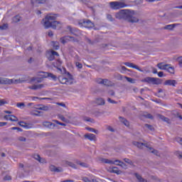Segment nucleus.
Segmentation results:
<instances>
[{"instance_id":"f257e3e1","label":"nucleus","mask_w":182,"mask_h":182,"mask_svg":"<svg viewBox=\"0 0 182 182\" xmlns=\"http://www.w3.org/2000/svg\"><path fill=\"white\" fill-rule=\"evenodd\" d=\"M117 19H124L132 23L139 22V18L134 17V11H130L129 10H121L115 14Z\"/></svg>"},{"instance_id":"f03ea898","label":"nucleus","mask_w":182,"mask_h":182,"mask_svg":"<svg viewBox=\"0 0 182 182\" xmlns=\"http://www.w3.org/2000/svg\"><path fill=\"white\" fill-rule=\"evenodd\" d=\"M56 18H58L57 14H48L46 16L44 19H43V26L46 29L49 28H53V29H57L60 26V23L59 21H56Z\"/></svg>"},{"instance_id":"7ed1b4c3","label":"nucleus","mask_w":182,"mask_h":182,"mask_svg":"<svg viewBox=\"0 0 182 182\" xmlns=\"http://www.w3.org/2000/svg\"><path fill=\"white\" fill-rule=\"evenodd\" d=\"M34 108L36 109V110H33L31 112V114L32 116H42V114H43V112L38 110H43L44 112H48V110H49V107L43 105H37L35 106Z\"/></svg>"},{"instance_id":"20e7f679","label":"nucleus","mask_w":182,"mask_h":182,"mask_svg":"<svg viewBox=\"0 0 182 182\" xmlns=\"http://www.w3.org/2000/svg\"><path fill=\"white\" fill-rule=\"evenodd\" d=\"M111 9L117 11V9H122L123 8H127L128 5L123 1H111L109 3Z\"/></svg>"},{"instance_id":"39448f33","label":"nucleus","mask_w":182,"mask_h":182,"mask_svg":"<svg viewBox=\"0 0 182 182\" xmlns=\"http://www.w3.org/2000/svg\"><path fill=\"white\" fill-rule=\"evenodd\" d=\"M141 82L149 85H161V80L157 77H146L141 80Z\"/></svg>"},{"instance_id":"423d86ee","label":"nucleus","mask_w":182,"mask_h":182,"mask_svg":"<svg viewBox=\"0 0 182 182\" xmlns=\"http://www.w3.org/2000/svg\"><path fill=\"white\" fill-rule=\"evenodd\" d=\"M25 82V80H21V79L14 80V79H8V78H0V85H12V84H18L22 83Z\"/></svg>"},{"instance_id":"0eeeda50","label":"nucleus","mask_w":182,"mask_h":182,"mask_svg":"<svg viewBox=\"0 0 182 182\" xmlns=\"http://www.w3.org/2000/svg\"><path fill=\"white\" fill-rule=\"evenodd\" d=\"M78 23L82 28H87L88 29H91V28H94L95 27V23H93V22H92L89 19L80 20Z\"/></svg>"},{"instance_id":"6e6552de","label":"nucleus","mask_w":182,"mask_h":182,"mask_svg":"<svg viewBox=\"0 0 182 182\" xmlns=\"http://www.w3.org/2000/svg\"><path fill=\"white\" fill-rule=\"evenodd\" d=\"M58 80L62 85H72V83H73V79L65 77V75L59 76Z\"/></svg>"},{"instance_id":"1a4fd4ad","label":"nucleus","mask_w":182,"mask_h":182,"mask_svg":"<svg viewBox=\"0 0 182 182\" xmlns=\"http://www.w3.org/2000/svg\"><path fill=\"white\" fill-rule=\"evenodd\" d=\"M97 83H98V85H105V86H112L113 85V82H112V81L107 80V79H97Z\"/></svg>"},{"instance_id":"9d476101","label":"nucleus","mask_w":182,"mask_h":182,"mask_svg":"<svg viewBox=\"0 0 182 182\" xmlns=\"http://www.w3.org/2000/svg\"><path fill=\"white\" fill-rule=\"evenodd\" d=\"M101 161L105 164H116L117 166H119L120 163H122L119 160L112 161L107 159H101Z\"/></svg>"},{"instance_id":"9b49d317","label":"nucleus","mask_w":182,"mask_h":182,"mask_svg":"<svg viewBox=\"0 0 182 182\" xmlns=\"http://www.w3.org/2000/svg\"><path fill=\"white\" fill-rule=\"evenodd\" d=\"M43 75H41L42 76L43 79H45V77H50V79H53V80H56L57 77L56 75H53L50 73H45V72H41Z\"/></svg>"},{"instance_id":"f8f14e48","label":"nucleus","mask_w":182,"mask_h":182,"mask_svg":"<svg viewBox=\"0 0 182 182\" xmlns=\"http://www.w3.org/2000/svg\"><path fill=\"white\" fill-rule=\"evenodd\" d=\"M61 43H63V45H65V43H68V42H69V41H73L74 42H76V40H75V38L72 37V36H64L63 38H61L60 39Z\"/></svg>"},{"instance_id":"ddd939ff","label":"nucleus","mask_w":182,"mask_h":182,"mask_svg":"<svg viewBox=\"0 0 182 182\" xmlns=\"http://www.w3.org/2000/svg\"><path fill=\"white\" fill-rule=\"evenodd\" d=\"M67 31L71 33V35H74L75 36H78L80 32L77 28H72L70 26L67 27Z\"/></svg>"},{"instance_id":"4468645a","label":"nucleus","mask_w":182,"mask_h":182,"mask_svg":"<svg viewBox=\"0 0 182 182\" xmlns=\"http://www.w3.org/2000/svg\"><path fill=\"white\" fill-rule=\"evenodd\" d=\"M124 65H125V66H127L128 68H132V69H136V70H139V72H143V70L141 69H140V68H139V66L133 64L132 63H124Z\"/></svg>"},{"instance_id":"2eb2a0df","label":"nucleus","mask_w":182,"mask_h":182,"mask_svg":"<svg viewBox=\"0 0 182 182\" xmlns=\"http://www.w3.org/2000/svg\"><path fill=\"white\" fill-rule=\"evenodd\" d=\"M32 5H43L48 0H30Z\"/></svg>"},{"instance_id":"dca6fc26","label":"nucleus","mask_w":182,"mask_h":182,"mask_svg":"<svg viewBox=\"0 0 182 182\" xmlns=\"http://www.w3.org/2000/svg\"><path fill=\"white\" fill-rule=\"evenodd\" d=\"M164 85L165 86H176L177 85V81L176 80H167L164 82Z\"/></svg>"},{"instance_id":"f3484780","label":"nucleus","mask_w":182,"mask_h":182,"mask_svg":"<svg viewBox=\"0 0 182 182\" xmlns=\"http://www.w3.org/2000/svg\"><path fill=\"white\" fill-rule=\"evenodd\" d=\"M50 53L51 54L48 58V60H54L55 56H59V53L56 51H54L53 50H50Z\"/></svg>"},{"instance_id":"a211bd4d","label":"nucleus","mask_w":182,"mask_h":182,"mask_svg":"<svg viewBox=\"0 0 182 182\" xmlns=\"http://www.w3.org/2000/svg\"><path fill=\"white\" fill-rule=\"evenodd\" d=\"M43 87H45V85L40 84V85H33L28 87V89H31V90H38L39 89H42Z\"/></svg>"},{"instance_id":"6ab92c4d","label":"nucleus","mask_w":182,"mask_h":182,"mask_svg":"<svg viewBox=\"0 0 182 182\" xmlns=\"http://www.w3.org/2000/svg\"><path fill=\"white\" fill-rule=\"evenodd\" d=\"M5 120H10V122H18V117L14 115H5Z\"/></svg>"},{"instance_id":"aec40b11","label":"nucleus","mask_w":182,"mask_h":182,"mask_svg":"<svg viewBox=\"0 0 182 182\" xmlns=\"http://www.w3.org/2000/svg\"><path fill=\"white\" fill-rule=\"evenodd\" d=\"M168 66V64H166L164 63H159L157 64V68H159V69L161 70H166Z\"/></svg>"},{"instance_id":"412c9836","label":"nucleus","mask_w":182,"mask_h":182,"mask_svg":"<svg viewBox=\"0 0 182 182\" xmlns=\"http://www.w3.org/2000/svg\"><path fill=\"white\" fill-rule=\"evenodd\" d=\"M85 139H88L90 141H95L96 140V135L94 134H87L85 135Z\"/></svg>"},{"instance_id":"4be33fe9","label":"nucleus","mask_w":182,"mask_h":182,"mask_svg":"<svg viewBox=\"0 0 182 182\" xmlns=\"http://www.w3.org/2000/svg\"><path fill=\"white\" fill-rule=\"evenodd\" d=\"M33 159L39 161V163H46V159L41 158V156H39V154L33 155Z\"/></svg>"},{"instance_id":"5701e85b","label":"nucleus","mask_w":182,"mask_h":182,"mask_svg":"<svg viewBox=\"0 0 182 182\" xmlns=\"http://www.w3.org/2000/svg\"><path fill=\"white\" fill-rule=\"evenodd\" d=\"M50 171H55L57 173H60V172L63 171V169H62V168H56L53 165L50 166Z\"/></svg>"},{"instance_id":"b1692460","label":"nucleus","mask_w":182,"mask_h":182,"mask_svg":"<svg viewBox=\"0 0 182 182\" xmlns=\"http://www.w3.org/2000/svg\"><path fill=\"white\" fill-rule=\"evenodd\" d=\"M134 146H136V147H138V149H143V147H149L146 145H145L143 143H140V142H137V141H134L133 142Z\"/></svg>"},{"instance_id":"393cba45","label":"nucleus","mask_w":182,"mask_h":182,"mask_svg":"<svg viewBox=\"0 0 182 182\" xmlns=\"http://www.w3.org/2000/svg\"><path fill=\"white\" fill-rule=\"evenodd\" d=\"M43 125L46 127H48V129H53L55 128V124L50 122H43Z\"/></svg>"},{"instance_id":"a878e982","label":"nucleus","mask_w":182,"mask_h":182,"mask_svg":"<svg viewBox=\"0 0 182 182\" xmlns=\"http://www.w3.org/2000/svg\"><path fill=\"white\" fill-rule=\"evenodd\" d=\"M110 173H114V174H120L122 171L119 170V168L117 167H112L110 170Z\"/></svg>"},{"instance_id":"bb28decb","label":"nucleus","mask_w":182,"mask_h":182,"mask_svg":"<svg viewBox=\"0 0 182 182\" xmlns=\"http://www.w3.org/2000/svg\"><path fill=\"white\" fill-rule=\"evenodd\" d=\"M134 176L137 178V180H139V182H147V181H146L144 178H143L141 177V176H140V174L135 173Z\"/></svg>"},{"instance_id":"cd10ccee","label":"nucleus","mask_w":182,"mask_h":182,"mask_svg":"<svg viewBox=\"0 0 182 182\" xmlns=\"http://www.w3.org/2000/svg\"><path fill=\"white\" fill-rule=\"evenodd\" d=\"M119 120H121L122 123H123L124 126H127V127H129V126L130 125V124L129 123V121H127L126 119L122 117H119Z\"/></svg>"},{"instance_id":"c85d7f7f","label":"nucleus","mask_w":182,"mask_h":182,"mask_svg":"<svg viewBox=\"0 0 182 182\" xmlns=\"http://www.w3.org/2000/svg\"><path fill=\"white\" fill-rule=\"evenodd\" d=\"M167 72H168L169 73H171L172 75H174V68L173 67L171 66V65L168 64V66L166 68Z\"/></svg>"},{"instance_id":"c756f323","label":"nucleus","mask_w":182,"mask_h":182,"mask_svg":"<svg viewBox=\"0 0 182 182\" xmlns=\"http://www.w3.org/2000/svg\"><path fill=\"white\" fill-rule=\"evenodd\" d=\"M95 102L99 106L105 105V100L103 98H97Z\"/></svg>"},{"instance_id":"7c9ffc66","label":"nucleus","mask_w":182,"mask_h":182,"mask_svg":"<svg viewBox=\"0 0 182 182\" xmlns=\"http://www.w3.org/2000/svg\"><path fill=\"white\" fill-rule=\"evenodd\" d=\"M52 45H53V49H55V50H58V49H59V48H60L59 42H58V41H53Z\"/></svg>"},{"instance_id":"2f4dec72","label":"nucleus","mask_w":182,"mask_h":182,"mask_svg":"<svg viewBox=\"0 0 182 182\" xmlns=\"http://www.w3.org/2000/svg\"><path fill=\"white\" fill-rule=\"evenodd\" d=\"M177 26V24H169L164 27V29H169L170 31L174 29Z\"/></svg>"},{"instance_id":"473e14b6","label":"nucleus","mask_w":182,"mask_h":182,"mask_svg":"<svg viewBox=\"0 0 182 182\" xmlns=\"http://www.w3.org/2000/svg\"><path fill=\"white\" fill-rule=\"evenodd\" d=\"M48 98L47 97H31V100L33 102H36V100H46Z\"/></svg>"},{"instance_id":"72a5a7b5","label":"nucleus","mask_w":182,"mask_h":182,"mask_svg":"<svg viewBox=\"0 0 182 182\" xmlns=\"http://www.w3.org/2000/svg\"><path fill=\"white\" fill-rule=\"evenodd\" d=\"M21 19H22V18L21 17V16L17 15L16 16H14L13 18V22H14L15 23L19 22L21 21Z\"/></svg>"},{"instance_id":"f704fd0d","label":"nucleus","mask_w":182,"mask_h":182,"mask_svg":"<svg viewBox=\"0 0 182 182\" xmlns=\"http://www.w3.org/2000/svg\"><path fill=\"white\" fill-rule=\"evenodd\" d=\"M54 68H57V69H59V66L62 65V62L60 60H58L56 63H53Z\"/></svg>"},{"instance_id":"c9c22d12","label":"nucleus","mask_w":182,"mask_h":182,"mask_svg":"<svg viewBox=\"0 0 182 182\" xmlns=\"http://www.w3.org/2000/svg\"><path fill=\"white\" fill-rule=\"evenodd\" d=\"M148 149H149V151H150L151 153H153V154H155L156 156H159V151H158L157 150L151 148V147H149Z\"/></svg>"},{"instance_id":"e433bc0d","label":"nucleus","mask_w":182,"mask_h":182,"mask_svg":"<svg viewBox=\"0 0 182 182\" xmlns=\"http://www.w3.org/2000/svg\"><path fill=\"white\" fill-rule=\"evenodd\" d=\"M86 130H88V132H91V133H95L96 134L99 133V131L90 127H86Z\"/></svg>"},{"instance_id":"4c0bfd02","label":"nucleus","mask_w":182,"mask_h":182,"mask_svg":"<svg viewBox=\"0 0 182 182\" xmlns=\"http://www.w3.org/2000/svg\"><path fill=\"white\" fill-rule=\"evenodd\" d=\"M142 117H145V119H151V120L154 119V117L151 115V114H144L142 115Z\"/></svg>"},{"instance_id":"58836bf2","label":"nucleus","mask_w":182,"mask_h":182,"mask_svg":"<svg viewBox=\"0 0 182 182\" xmlns=\"http://www.w3.org/2000/svg\"><path fill=\"white\" fill-rule=\"evenodd\" d=\"M18 124L21 126V127H24L25 129L28 127V125L25 122H19Z\"/></svg>"},{"instance_id":"ea45409f","label":"nucleus","mask_w":182,"mask_h":182,"mask_svg":"<svg viewBox=\"0 0 182 182\" xmlns=\"http://www.w3.org/2000/svg\"><path fill=\"white\" fill-rule=\"evenodd\" d=\"M58 119H60V120H62V122H67L68 119H66V118H65V117L62 114H58Z\"/></svg>"},{"instance_id":"a19ab883","label":"nucleus","mask_w":182,"mask_h":182,"mask_svg":"<svg viewBox=\"0 0 182 182\" xmlns=\"http://www.w3.org/2000/svg\"><path fill=\"white\" fill-rule=\"evenodd\" d=\"M17 107L19 109H22V107H25V103L23 102H18L16 104Z\"/></svg>"},{"instance_id":"79ce46f5","label":"nucleus","mask_w":182,"mask_h":182,"mask_svg":"<svg viewBox=\"0 0 182 182\" xmlns=\"http://www.w3.org/2000/svg\"><path fill=\"white\" fill-rule=\"evenodd\" d=\"M54 123H56V124H59L60 126H66V124L62 123L56 119L53 120Z\"/></svg>"},{"instance_id":"37998d69","label":"nucleus","mask_w":182,"mask_h":182,"mask_svg":"<svg viewBox=\"0 0 182 182\" xmlns=\"http://www.w3.org/2000/svg\"><path fill=\"white\" fill-rule=\"evenodd\" d=\"M145 127H146L147 129H149V130H151V132H153V130H154V127H153L152 125L146 124H145Z\"/></svg>"},{"instance_id":"c03bdc74","label":"nucleus","mask_w":182,"mask_h":182,"mask_svg":"<svg viewBox=\"0 0 182 182\" xmlns=\"http://www.w3.org/2000/svg\"><path fill=\"white\" fill-rule=\"evenodd\" d=\"M4 105H8V102L4 99L0 100V106H4Z\"/></svg>"},{"instance_id":"a18cd8bd","label":"nucleus","mask_w":182,"mask_h":182,"mask_svg":"<svg viewBox=\"0 0 182 182\" xmlns=\"http://www.w3.org/2000/svg\"><path fill=\"white\" fill-rule=\"evenodd\" d=\"M161 120H164V122H166V123H168L170 122V119L164 116H161Z\"/></svg>"},{"instance_id":"49530a36","label":"nucleus","mask_w":182,"mask_h":182,"mask_svg":"<svg viewBox=\"0 0 182 182\" xmlns=\"http://www.w3.org/2000/svg\"><path fill=\"white\" fill-rule=\"evenodd\" d=\"M8 28H9V26L7 23H4L1 26H0V29H2V30L8 29Z\"/></svg>"},{"instance_id":"de8ad7c7","label":"nucleus","mask_w":182,"mask_h":182,"mask_svg":"<svg viewBox=\"0 0 182 182\" xmlns=\"http://www.w3.org/2000/svg\"><path fill=\"white\" fill-rule=\"evenodd\" d=\"M175 154L178 159H182V153H181L180 151H177L176 152H175Z\"/></svg>"},{"instance_id":"09e8293b","label":"nucleus","mask_w":182,"mask_h":182,"mask_svg":"<svg viewBox=\"0 0 182 182\" xmlns=\"http://www.w3.org/2000/svg\"><path fill=\"white\" fill-rule=\"evenodd\" d=\"M75 65L77 68H78V69H82V68H83V65H82V63L77 62L75 63Z\"/></svg>"},{"instance_id":"8fccbe9b","label":"nucleus","mask_w":182,"mask_h":182,"mask_svg":"<svg viewBox=\"0 0 182 182\" xmlns=\"http://www.w3.org/2000/svg\"><path fill=\"white\" fill-rule=\"evenodd\" d=\"M4 180L5 181H9L11 180H12V178L11 177V176H6L4 178Z\"/></svg>"},{"instance_id":"3c124183","label":"nucleus","mask_w":182,"mask_h":182,"mask_svg":"<svg viewBox=\"0 0 182 182\" xmlns=\"http://www.w3.org/2000/svg\"><path fill=\"white\" fill-rule=\"evenodd\" d=\"M124 79H126L127 80V82H129V83H133V80L132 77H124Z\"/></svg>"},{"instance_id":"603ef678","label":"nucleus","mask_w":182,"mask_h":182,"mask_svg":"<svg viewBox=\"0 0 182 182\" xmlns=\"http://www.w3.org/2000/svg\"><path fill=\"white\" fill-rule=\"evenodd\" d=\"M67 164L70 166V167H73V168H76V165H75L72 162H67Z\"/></svg>"},{"instance_id":"864d4df0","label":"nucleus","mask_w":182,"mask_h":182,"mask_svg":"<svg viewBox=\"0 0 182 182\" xmlns=\"http://www.w3.org/2000/svg\"><path fill=\"white\" fill-rule=\"evenodd\" d=\"M107 18L109 21H110L111 22H113V16H112V15L107 14Z\"/></svg>"},{"instance_id":"5fc2aeb1","label":"nucleus","mask_w":182,"mask_h":182,"mask_svg":"<svg viewBox=\"0 0 182 182\" xmlns=\"http://www.w3.org/2000/svg\"><path fill=\"white\" fill-rule=\"evenodd\" d=\"M77 164H79L82 167H87V164H86L85 163H80V162L78 161V162H77Z\"/></svg>"},{"instance_id":"6e6d98bb","label":"nucleus","mask_w":182,"mask_h":182,"mask_svg":"<svg viewBox=\"0 0 182 182\" xmlns=\"http://www.w3.org/2000/svg\"><path fill=\"white\" fill-rule=\"evenodd\" d=\"M18 140H19V141H26V138H25L23 136H20V137H18Z\"/></svg>"},{"instance_id":"4d7b16f0","label":"nucleus","mask_w":182,"mask_h":182,"mask_svg":"<svg viewBox=\"0 0 182 182\" xmlns=\"http://www.w3.org/2000/svg\"><path fill=\"white\" fill-rule=\"evenodd\" d=\"M107 100H108V102H109V103H112V105H114V104L117 103L116 101L112 100L110 99V98H108Z\"/></svg>"},{"instance_id":"13d9d810","label":"nucleus","mask_w":182,"mask_h":182,"mask_svg":"<svg viewBox=\"0 0 182 182\" xmlns=\"http://www.w3.org/2000/svg\"><path fill=\"white\" fill-rule=\"evenodd\" d=\"M176 141L179 143V144H182V138L181 137L176 138Z\"/></svg>"},{"instance_id":"bf43d9fd","label":"nucleus","mask_w":182,"mask_h":182,"mask_svg":"<svg viewBox=\"0 0 182 182\" xmlns=\"http://www.w3.org/2000/svg\"><path fill=\"white\" fill-rule=\"evenodd\" d=\"M124 161H125V163H128V164H132V161L127 158H125Z\"/></svg>"},{"instance_id":"052dcab7","label":"nucleus","mask_w":182,"mask_h":182,"mask_svg":"<svg viewBox=\"0 0 182 182\" xmlns=\"http://www.w3.org/2000/svg\"><path fill=\"white\" fill-rule=\"evenodd\" d=\"M164 75V73L163 72H161V71L158 73L159 77H163Z\"/></svg>"},{"instance_id":"680f3d73","label":"nucleus","mask_w":182,"mask_h":182,"mask_svg":"<svg viewBox=\"0 0 182 182\" xmlns=\"http://www.w3.org/2000/svg\"><path fill=\"white\" fill-rule=\"evenodd\" d=\"M8 123L6 122H0V127H4V126H6Z\"/></svg>"},{"instance_id":"e2e57ef3","label":"nucleus","mask_w":182,"mask_h":182,"mask_svg":"<svg viewBox=\"0 0 182 182\" xmlns=\"http://www.w3.org/2000/svg\"><path fill=\"white\" fill-rule=\"evenodd\" d=\"M109 95H110V96H114V91L113 90H110L108 92Z\"/></svg>"},{"instance_id":"0e129e2a","label":"nucleus","mask_w":182,"mask_h":182,"mask_svg":"<svg viewBox=\"0 0 182 182\" xmlns=\"http://www.w3.org/2000/svg\"><path fill=\"white\" fill-rule=\"evenodd\" d=\"M85 122H92V119H90V117H86V118H85Z\"/></svg>"},{"instance_id":"69168bd1","label":"nucleus","mask_w":182,"mask_h":182,"mask_svg":"<svg viewBox=\"0 0 182 182\" xmlns=\"http://www.w3.org/2000/svg\"><path fill=\"white\" fill-rule=\"evenodd\" d=\"M61 182H75V181H73V180H65V181H61Z\"/></svg>"},{"instance_id":"338daca9","label":"nucleus","mask_w":182,"mask_h":182,"mask_svg":"<svg viewBox=\"0 0 182 182\" xmlns=\"http://www.w3.org/2000/svg\"><path fill=\"white\" fill-rule=\"evenodd\" d=\"M48 36H53V32L49 31L48 32Z\"/></svg>"},{"instance_id":"774afa93","label":"nucleus","mask_w":182,"mask_h":182,"mask_svg":"<svg viewBox=\"0 0 182 182\" xmlns=\"http://www.w3.org/2000/svg\"><path fill=\"white\" fill-rule=\"evenodd\" d=\"M179 66L182 68V60H179Z\"/></svg>"}]
</instances>
